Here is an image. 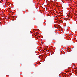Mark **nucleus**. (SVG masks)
Listing matches in <instances>:
<instances>
[{
	"label": "nucleus",
	"instance_id": "f257e3e1",
	"mask_svg": "<svg viewBox=\"0 0 77 77\" xmlns=\"http://www.w3.org/2000/svg\"><path fill=\"white\" fill-rule=\"evenodd\" d=\"M69 68H71V66H70V67H69Z\"/></svg>",
	"mask_w": 77,
	"mask_h": 77
},
{
	"label": "nucleus",
	"instance_id": "f03ea898",
	"mask_svg": "<svg viewBox=\"0 0 77 77\" xmlns=\"http://www.w3.org/2000/svg\"><path fill=\"white\" fill-rule=\"evenodd\" d=\"M54 33H55V32L54 31Z\"/></svg>",
	"mask_w": 77,
	"mask_h": 77
}]
</instances>
